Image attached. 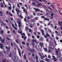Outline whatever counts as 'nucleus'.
<instances>
[{
  "mask_svg": "<svg viewBox=\"0 0 62 62\" xmlns=\"http://www.w3.org/2000/svg\"><path fill=\"white\" fill-rule=\"evenodd\" d=\"M8 9L9 10H11V6L9 7Z\"/></svg>",
  "mask_w": 62,
  "mask_h": 62,
  "instance_id": "nucleus-31",
  "label": "nucleus"
},
{
  "mask_svg": "<svg viewBox=\"0 0 62 62\" xmlns=\"http://www.w3.org/2000/svg\"><path fill=\"white\" fill-rule=\"evenodd\" d=\"M15 41H16V43H17L18 44L19 43V42H18V41H17V40H16Z\"/></svg>",
  "mask_w": 62,
  "mask_h": 62,
  "instance_id": "nucleus-50",
  "label": "nucleus"
},
{
  "mask_svg": "<svg viewBox=\"0 0 62 62\" xmlns=\"http://www.w3.org/2000/svg\"><path fill=\"white\" fill-rule=\"evenodd\" d=\"M9 57H11V54H9Z\"/></svg>",
  "mask_w": 62,
  "mask_h": 62,
  "instance_id": "nucleus-61",
  "label": "nucleus"
},
{
  "mask_svg": "<svg viewBox=\"0 0 62 62\" xmlns=\"http://www.w3.org/2000/svg\"><path fill=\"white\" fill-rule=\"evenodd\" d=\"M58 23L59 24V25H60L61 26H62V24H60V23Z\"/></svg>",
  "mask_w": 62,
  "mask_h": 62,
  "instance_id": "nucleus-57",
  "label": "nucleus"
},
{
  "mask_svg": "<svg viewBox=\"0 0 62 62\" xmlns=\"http://www.w3.org/2000/svg\"><path fill=\"white\" fill-rule=\"evenodd\" d=\"M41 32H42V33H44V31L43 30H41Z\"/></svg>",
  "mask_w": 62,
  "mask_h": 62,
  "instance_id": "nucleus-46",
  "label": "nucleus"
},
{
  "mask_svg": "<svg viewBox=\"0 0 62 62\" xmlns=\"http://www.w3.org/2000/svg\"><path fill=\"white\" fill-rule=\"evenodd\" d=\"M39 51H41V52L42 51V50H41V49L40 48H39Z\"/></svg>",
  "mask_w": 62,
  "mask_h": 62,
  "instance_id": "nucleus-62",
  "label": "nucleus"
},
{
  "mask_svg": "<svg viewBox=\"0 0 62 62\" xmlns=\"http://www.w3.org/2000/svg\"><path fill=\"white\" fill-rule=\"evenodd\" d=\"M37 39H39V35L37 36Z\"/></svg>",
  "mask_w": 62,
  "mask_h": 62,
  "instance_id": "nucleus-54",
  "label": "nucleus"
},
{
  "mask_svg": "<svg viewBox=\"0 0 62 62\" xmlns=\"http://www.w3.org/2000/svg\"><path fill=\"white\" fill-rule=\"evenodd\" d=\"M38 54H39V55L40 56H41V54H40V53L39 52L38 53Z\"/></svg>",
  "mask_w": 62,
  "mask_h": 62,
  "instance_id": "nucleus-45",
  "label": "nucleus"
},
{
  "mask_svg": "<svg viewBox=\"0 0 62 62\" xmlns=\"http://www.w3.org/2000/svg\"><path fill=\"white\" fill-rule=\"evenodd\" d=\"M26 25H28V24H29V22H26Z\"/></svg>",
  "mask_w": 62,
  "mask_h": 62,
  "instance_id": "nucleus-43",
  "label": "nucleus"
},
{
  "mask_svg": "<svg viewBox=\"0 0 62 62\" xmlns=\"http://www.w3.org/2000/svg\"><path fill=\"white\" fill-rule=\"evenodd\" d=\"M38 57H39L38 56H36V60H38Z\"/></svg>",
  "mask_w": 62,
  "mask_h": 62,
  "instance_id": "nucleus-23",
  "label": "nucleus"
},
{
  "mask_svg": "<svg viewBox=\"0 0 62 62\" xmlns=\"http://www.w3.org/2000/svg\"><path fill=\"white\" fill-rule=\"evenodd\" d=\"M48 58H51V56H50V55H48Z\"/></svg>",
  "mask_w": 62,
  "mask_h": 62,
  "instance_id": "nucleus-64",
  "label": "nucleus"
},
{
  "mask_svg": "<svg viewBox=\"0 0 62 62\" xmlns=\"http://www.w3.org/2000/svg\"><path fill=\"white\" fill-rule=\"evenodd\" d=\"M17 6L19 8H20V6H19V4H17Z\"/></svg>",
  "mask_w": 62,
  "mask_h": 62,
  "instance_id": "nucleus-37",
  "label": "nucleus"
},
{
  "mask_svg": "<svg viewBox=\"0 0 62 62\" xmlns=\"http://www.w3.org/2000/svg\"><path fill=\"white\" fill-rule=\"evenodd\" d=\"M46 36H48L49 37H50V35L48 34L47 33H46Z\"/></svg>",
  "mask_w": 62,
  "mask_h": 62,
  "instance_id": "nucleus-24",
  "label": "nucleus"
},
{
  "mask_svg": "<svg viewBox=\"0 0 62 62\" xmlns=\"http://www.w3.org/2000/svg\"><path fill=\"white\" fill-rule=\"evenodd\" d=\"M7 36L8 37H11V36L10 35H7Z\"/></svg>",
  "mask_w": 62,
  "mask_h": 62,
  "instance_id": "nucleus-60",
  "label": "nucleus"
},
{
  "mask_svg": "<svg viewBox=\"0 0 62 62\" xmlns=\"http://www.w3.org/2000/svg\"><path fill=\"white\" fill-rule=\"evenodd\" d=\"M3 30L1 31L0 32V34H3Z\"/></svg>",
  "mask_w": 62,
  "mask_h": 62,
  "instance_id": "nucleus-41",
  "label": "nucleus"
},
{
  "mask_svg": "<svg viewBox=\"0 0 62 62\" xmlns=\"http://www.w3.org/2000/svg\"><path fill=\"white\" fill-rule=\"evenodd\" d=\"M61 56V53H59L58 55H57V59L58 60H59L60 59V57Z\"/></svg>",
  "mask_w": 62,
  "mask_h": 62,
  "instance_id": "nucleus-2",
  "label": "nucleus"
},
{
  "mask_svg": "<svg viewBox=\"0 0 62 62\" xmlns=\"http://www.w3.org/2000/svg\"><path fill=\"white\" fill-rule=\"evenodd\" d=\"M0 46H0V48L1 49H4V48L3 47L4 46L1 43H0Z\"/></svg>",
  "mask_w": 62,
  "mask_h": 62,
  "instance_id": "nucleus-5",
  "label": "nucleus"
},
{
  "mask_svg": "<svg viewBox=\"0 0 62 62\" xmlns=\"http://www.w3.org/2000/svg\"><path fill=\"white\" fill-rule=\"evenodd\" d=\"M19 53L20 56H21V52H19Z\"/></svg>",
  "mask_w": 62,
  "mask_h": 62,
  "instance_id": "nucleus-42",
  "label": "nucleus"
},
{
  "mask_svg": "<svg viewBox=\"0 0 62 62\" xmlns=\"http://www.w3.org/2000/svg\"><path fill=\"white\" fill-rule=\"evenodd\" d=\"M27 47L28 48V51H31V49L30 48H29V46H28Z\"/></svg>",
  "mask_w": 62,
  "mask_h": 62,
  "instance_id": "nucleus-18",
  "label": "nucleus"
},
{
  "mask_svg": "<svg viewBox=\"0 0 62 62\" xmlns=\"http://www.w3.org/2000/svg\"><path fill=\"white\" fill-rule=\"evenodd\" d=\"M36 6L38 7H39V6H41L43 7H44L45 8H47V7H46L45 6H43V5H41L40 3H39L38 5H37Z\"/></svg>",
  "mask_w": 62,
  "mask_h": 62,
  "instance_id": "nucleus-3",
  "label": "nucleus"
},
{
  "mask_svg": "<svg viewBox=\"0 0 62 62\" xmlns=\"http://www.w3.org/2000/svg\"><path fill=\"white\" fill-rule=\"evenodd\" d=\"M50 6H51L52 8H54V9H55L54 8V6L53 5H51Z\"/></svg>",
  "mask_w": 62,
  "mask_h": 62,
  "instance_id": "nucleus-36",
  "label": "nucleus"
},
{
  "mask_svg": "<svg viewBox=\"0 0 62 62\" xmlns=\"http://www.w3.org/2000/svg\"><path fill=\"white\" fill-rule=\"evenodd\" d=\"M55 51L56 53V54H58V52H59V51L58 50H57V49H55Z\"/></svg>",
  "mask_w": 62,
  "mask_h": 62,
  "instance_id": "nucleus-11",
  "label": "nucleus"
},
{
  "mask_svg": "<svg viewBox=\"0 0 62 62\" xmlns=\"http://www.w3.org/2000/svg\"><path fill=\"white\" fill-rule=\"evenodd\" d=\"M14 28L15 29V30H17V28L16 27H14Z\"/></svg>",
  "mask_w": 62,
  "mask_h": 62,
  "instance_id": "nucleus-52",
  "label": "nucleus"
},
{
  "mask_svg": "<svg viewBox=\"0 0 62 62\" xmlns=\"http://www.w3.org/2000/svg\"><path fill=\"white\" fill-rule=\"evenodd\" d=\"M49 49H54V46L53 45H50L48 47Z\"/></svg>",
  "mask_w": 62,
  "mask_h": 62,
  "instance_id": "nucleus-4",
  "label": "nucleus"
},
{
  "mask_svg": "<svg viewBox=\"0 0 62 62\" xmlns=\"http://www.w3.org/2000/svg\"><path fill=\"white\" fill-rule=\"evenodd\" d=\"M45 9L46 10V11H48V12H49V11H50L49 10L46 8H45Z\"/></svg>",
  "mask_w": 62,
  "mask_h": 62,
  "instance_id": "nucleus-38",
  "label": "nucleus"
},
{
  "mask_svg": "<svg viewBox=\"0 0 62 62\" xmlns=\"http://www.w3.org/2000/svg\"><path fill=\"white\" fill-rule=\"evenodd\" d=\"M29 28H27V27H26L25 29V30L26 31H28V30H29Z\"/></svg>",
  "mask_w": 62,
  "mask_h": 62,
  "instance_id": "nucleus-26",
  "label": "nucleus"
},
{
  "mask_svg": "<svg viewBox=\"0 0 62 62\" xmlns=\"http://www.w3.org/2000/svg\"><path fill=\"white\" fill-rule=\"evenodd\" d=\"M26 39H27V37L26 36H25L24 38V40H25Z\"/></svg>",
  "mask_w": 62,
  "mask_h": 62,
  "instance_id": "nucleus-32",
  "label": "nucleus"
},
{
  "mask_svg": "<svg viewBox=\"0 0 62 62\" xmlns=\"http://www.w3.org/2000/svg\"><path fill=\"white\" fill-rule=\"evenodd\" d=\"M48 31L49 32H52V31H51V30L50 29H48Z\"/></svg>",
  "mask_w": 62,
  "mask_h": 62,
  "instance_id": "nucleus-48",
  "label": "nucleus"
},
{
  "mask_svg": "<svg viewBox=\"0 0 62 62\" xmlns=\"http://www.w3.org/2000/svg\"><path fill=\"white\" fill-rule=\"evenodd\" d=\"M44 39V38H43V37H40L39 38V40H43Z\"/></svg>",
  "mask_w": 62,
  "mask_h": 62,
  "instance_id": "nucleus-14",
  "label": "nucleus"
},
{
  "mask_svg": "<svg viewBox=\"0 0 62 62\" xmlns=\"http://www.w3.org/2000/svg\"><path fill=\"white\" fill-rule=\"evenodd\" d=\"M56 39H57V40H58V37H56Z\"/></svg>",
  "mask_w": 62,
  "mask_h": 62,
  "instance_id": "nucleus-51",
  "label": "nucleus"
},
{
  "mask_svg": "<svg viewBox=\"0 0 62 62\" xmlns=\"http://www.w3.org/2000/svg\"><path fill=\"white\" fill-rule=\"evenodd\" d=\"M18 33L19 34H21V33H22V31H18Z\"/></svg>",
  "mask_w": 62,
  "mask_h": 62,
  "instance_id": "nucleus-28",
  "label": "nucleus"
},
{
  "mask_svg": "<svg viewBox=\"0 0 62 62\" xmlns=\"http://www.w3.org/2000/svg\"><path fill=\"white\" fill-rule=\"evenodd\" d=\"M0 14H0V16H3V14H2L3 13L2 12V11H0Z\"/></svg>",
  "mask_w": 62,
  "mask_h": 62,
  "instance_id": "nucleus-16",
  "label": "nucleus"
},
{
  "mask_svg": "<svg viewBox=\"0 0 62 62\" xmlns=\"http://www.w3.org/2000/svg\"><path fill=\"white\" fill-rule=\"evenodd\" d=\"M40 10V9H36L35 10V11H39Z\"/></svg>",
  "mask_w": 62,
  "mask_h": 62,
  "instance_id": "nucleus-34",
  "label": "nucleus"
},
{
  "mask_svg": "<svg viewBox=\"0 0 62 62\" xmlns=\"http://www.w3.org/2000/svg\"><path fill=\"white\" fill-rule=\"evenodd\" d=\"M40 58L42 60H43V59L44 58H45V57L43 56H42V55H41V56H40Z\"/></svg>",
  "mask_w": 62,
  "mask_h": 62,
  "instance_id": "nucleus-15",
  "label": "nucleus"
},
{
  "mask_svg": "<svg viewBox=\"0 0 62 62\" xmlns=\"http://www.w3.org/2000/svg\"><path fill=\"white\" fill-rule=\"evenodd\" d=\"M42 35L43 36H44L45 35V33L44 32L42 33Z\"/></svg>",
  "mask_w": 62,
  "mask_h": 62,
  "instance_id": "nucleus-49",
  "label": "nucleus"
},
{
  "mask_svg": "<svg viewBox=\"0 0 62 62\" xmlns=\"http://www.w3.org/2000/svg\"><path fill=\"white\" fill-rule=\"evenodd\" d=\"M19 58L17 56H13L12 57V59L13 61H15V62H17L19 60Z\"/></svg>",
  "mask_w": 62,
  "mask_h": 62,
  "instance_id": "nucleus-1",
  "label": "nucleus"
},
{
  "mask_svg": "<svg viewBox=\"0 0 62 62\" xmlns=\"http://www.w3.org/2000/svg\"><path fill=\"white\" fill-rule=\"evenodd\" d=\"M5 21L7 23H8V20H5Z\"/></svg>",
  "mask_w": 62,
  "mask_h": 62,
  "instance_id": "nucleus-59",
  "label": "nucleus"
},
{
  "mask_svg": "<svg viewBox=\"0 0 62 62\" xmlns=\"http://www.w3.org/2000/svg\"><path fill=\"white\" fill-rule=\"evenodd\" d=\"M14 44L16 46V47H18V46H17L15 44V43H14Z\"/></svg>",
  "mask_w": 62,
  "mask_h": 62,
  "instance_id": "nucleus-56",
  "label": "nucleus"
},
{
  "mask_svg": "<svg viewBox=\"0 0 62 62\" xmlns=\"http://www.w3.org/2000/svg\"><path fill=\"white\" fill-rule=\"evenodd\" d=\"M54 16V13L52 14L51 15V16Z\"/></svg>",
  "mask_w": 62,
  "mask_h": 62,
  "instance_id": "nucleus-63",
  "label": "nucleus"
},
{
  "mask_svg": "<svg viewBox=\"0 0 62 62\" xmlns=\"http://www.w3.org/2000/svg\"><path fill=\"white\" fill-rule=\"evenodd\" d=\"M32 51H31V52H32V53H34V52H35V49H32Z\"/></svg>",
  "mask_w": 62,
  "mask_h": 62,
  "instance_id": "nucleus-27",
  "label": "nucleus"
},
{
  "mask_svg": "<svg viewBox=\"0 0 62 62\" xmlns=\"http://www.w3.org/2000/svg\"><path fill=\"white\" fill-rule=\"evenodd\" d=\"M22 43L23 44H24L25 45V42H24L23 41L22 42Z\"/></svg>",
  "mask_w": 62,
  "mask_h": 62,
  "instance_id": "nucleus-35",
  "label": "nucleus"
},
{
  "mask_svg": "<svg viewBox=\"0 0 62 62\" xmlns=\"http://www.w3.org/2000/svg\"><path fill=\"white\" fill-rule=\"evenodd\" d=\"M1 24H2L3 25H6L5 23H4L3 21H1Z\"/></svg>",
  "mask_w": 62,
  "mask_h": 62,
  "instance_id": "nucleus-17",
  "label": "nucleus"
},
{
  "mask_svg": "<svg viewBox=\"0 0 62 62\" xmlns=\"http://www.w3.org/2000/svg\"><path fill=\"white\" fill-rule=\"evenodd\" d=\"M3 4H4V5H5V7H7V5H5V2H4V0H3Z\"/></svg>",
  "mask_w": 62,
  "mask_h": 62,
  "instance_id": "nucleus-33",
  "label": "nucleus"
},
{
  "mask_svg": "<svg viewBox=\"0 0 62 62\" xmlns=\"http://www.w3.org/2000/svg\"><path fill=\"white\" fill-rule=\"evenodd\" d=\"M52 57L54 58H52V60H54V61H56V59L55 58V56H53Z\"/></svg>",
  "mask_w": 62,
  "mask_h": 62,
  "instance_id": "nucleus-6",
  "label": "nucleus"
},
{
  "mask_svg": "<svg viewBox=\"0 0 62 62\" xmlns=\"http://www.w3.org/2000/svg\"><path fill=\"white\" fill-rule=\"evenodd\" d=\"M38 17H36L34 18L35 19V20H38Z\"/></svg>",
  "mask_w": 62,
  "mask_h": 62,
  "instance_id": "nucleus-40",
  "label": "nucleus"
},
{
  "mask_svg": "<svg viewBox=\"0 0 62 62\" xmlns=\"http://www.w3.org/2000/svg\"><path fill=\"white\" fill-rule=\"evenodd\" d=\"M27 33L28 35V36H30V35H31L30 34H29V33L28 32Z\"/></svg>",
  "mask_w": 62,
  "mask_h": 62,
  "instance_id": "nucleus-44",
  "label": "nucleus"
},
{
  "mask_svg": "<svg viewBox=\"0 0 62 62\" xmlns=\"http://www.w3.org/2000/svg\"><path fill=\"white\" fill-rule=\"evenodd\" d=\"M44 37L45 38H46V39H47V36H46V35H44Z\"/></svg>",
  "mask_w": 62,
  "mask_h": 62,
  "instance_id": "nucleus-58",
  "label": "nucleus"
},
{
  "mask_svg": "<svg viewBox=\"0 0 62 62\" xmlns=\"http://www.w3.org/2000/svg\"><path fill=\"white\" fill-rule=\"evenodd\" d=\"M24 58L25 59H26V60L27 62H28V60L26 59V56H25V54H24Z\"/></svg>",
  "mask_w": 62,
  "mask_h": 62,
  "instance_id": "nucleus-13",
  "label": "nucleus"
},
{
  "mask_svg": "<svg viewBox=\"0 0 62 62\" xmlns=\"http://www.w3.org/2000/svg\"><path fill=\"white\" fill-rule=\"evenodd\" d=\"M12 26L13 27H15V26H14V25L13 24H12Z\"/></svg>",
  "mask_w": 62,
  "mask_h": 62,
  "instance_id": "nucleus-55",
  "label": "nucleus"
},
{
  "mask_svg": "<svg viewBox=\"0 0 62 62\" xmlns=\"http://www.w3.org/2000/svg\"><path fill=\"white\" fill-rule=\"evenodd\" d=\"M32 41L33 42H36V41H37V40H36L33 39L32 40Z\"/></svg>",
  "mask_w": 62,
  "mask_h": 62,
  "instance_id": "nucleus-39",
  "label": "nucleus"
},
{
  "mask_svg": "<svg viewBox=\"0 0 62 62\" xmlns=\"http://www.w3.org/2000/svg\"><path fill=\"white\" fill-rule=\"evenodd\" d=\"M6 49H7V50L8 51V52H9L10 51V48L9 47H8L7 46L6 47Z\"/></svg>",
  "mask_w": 62,
  "mask_h": 62,
  "instance_id": "nucleus-7",
  "label": "nucleus"
},
{
  "mask_svg": "<svg viewBox=\"0 0 62 62\" xmlns=\"http://www.w3.org/2000/svg\"><path fill=\"white\" fill-rule=\"evenodd\" d=\"M17 13L18 15V17H21V19H23V16H22V15H20V16H19V13H18V12H17Z\"/></svg>",
  "mask_w": 62,
  "mask_h": 62,
  "instance_id": "nucleus-10",
  "label": "nucleus"
},
{
  "mask_svg": "<svg viewBox=\"0 0 62 62\" xmlns=\"http://www.w3.org/2000/svg\"><path fill=\"white\" fill-rule=\"evenodd\" d=\"M21 19H18L17 20V23H21Z\"/></svg>",
  "mask_w": 62,
  "mask_h": 62,
  "instance_id": "nucleus-8",
  "label": "nucleus"
},
{
  "mask_svg": "<svg viewBox=\"0 0 62 62\" xmlns=\"http://www.w3.org/2000/svg\"><path fill=\"white\" fill-rule=\"evenodd\" d=\"M16 11L18 12H20V10L19 9H16Z\"/></svg>",
  "mask_w": 62,
  "mask_h": 62,
  "instance_id": "nucleus-30",
  "label": "nucleus"
},
{
  "mask_svg": "<svg viewBox=\"0 0 62 62\" xmlns=\"http://www.w3.org/2000/svg\"><path fill=\"white\" fill-rule=\"evenodd\" d=\"M8 19L9 23L10 24H12V22H11V21H10V18H9Z\"/></svg>",
  "mask_w": 62,
  "mask_h": 62,
  "instance_id": "nucleus-9",
  "label": "nucleus"
},
{
  "mask_svg": "<svg viewBox=\"0 0 62 62\" xmlns=\"http://www.w3.org/2000/svg\"><path fill=\"white\" fill-rule=\"evenodd\" d=\"M31 24L32 25H33L34 24V22L33 21H31Z\"/></svg>",
  "mask_w": 62,
  "mask_h": 62,
  "instance_id": "nucleus-25",
  "label": "nucleus"
},
{
  "mask_svg": "<svg viewBox=\"0 0 62 62\" xmlns=\"http://www.w3.org/2000/svg\"><path fill=\"white\" fill-rule=\"evenodd\" d=\"M18 26H19V28H20V27H21V23H18Z\"/></svg>",
  "mask_w": 62,
  "mask_h": 62,
  "instance_id": "nucleus-22",
  "label": "nucleus"
},
{
  "mask_svg": "<svg viewBox=\"0 0 62 62\" xmlns=\"http://www.w3.org/2000/svg\"><path fill=\"white\" fill-rule=\"evenodd\" d=\"M44 50L46 52H47V49L46 48H44Z\"/></svg>",
  "mask_w": 62,
  "mask_h": 62,
  "instance_id": "nucleus-21",
  "label": "nucleus"
},
{
  "mask_svg": "<svg viewBox=\"0 0 62 62\" xmlns=\"http://www.w3.org/2000/svg\"><path fill=\"white\" fill-rule=\"evenodd\" d=\"M44 20H47L48 21H49L50 20V19H49V18L47 19V18H44Z\"/></svg>",
  "mask_w": 62,
  "mask_h": 62,
  "instance_id": "nucleus-20",
  "label": "nucleus"
},
{
  "mask_svg": "<svg viewBox=\"0 0 62 62\" xmlns=\"http://www.w3.org/2000/svg\"><path fill=\"white\" fill-rule=\"evenodd\" d=\"M2 62H7V61H6V60L5 59H4L3 61Z\"/></svg>",
  "mask_w": 62,
  "mask_h": 62,
  "instance_id": "nucleus-29",
  "label": "nucleus"
},
{
  "mask_svg": "<svg viewBox=\"0 0 62 62\" xmlns=\"http://www.w3.org/2000/svg\"><path fill=\"white\" fill-rule=\"evenodd\" d=\"M39 45H40V46H41V48H42V46H43V43L42 42H40Z\"/></svg>",
  "mask_w": 62,
  "mask_h": 62,
  "instance_id": "nucleus-12",
  "label": "nucleus"
},
{
  "mask_svg": "<svg viewBox=\"0 0 62 62\" xmlns=\"http://www.w3.org/2000/svg\"><path fill=\"white\" fill-rule=\"evenodd\" d=\"M11 46H13V43H11Z\"/></svg>",
  "mask_w": 62,
  "mask_h": 62,
  "instance_id": "nucleus-53",
  "label": "nucleus"
},
{
  "mask_svg": "<svg viewBox=\"0 0 62 62\" xmlns=\"http://www.w3.org/2000/svg\"><path fill=\"white\" fill-rule=\"evenodd\" d=\"M13 32L14 34H15V30H13Z\"/></svg>",
  "mask_w": 62,
  "mask_h": 62,
  "instance_id": "nucleus-47",
  "label": "nucleus"
},
{
  "mask_svg": "<svg viewBox=\"0 0 62 62\" xmlns=\"http://www.w3.org/2000/svg\"><path fill=\"white\" fill-rule=\"evenodd\" d=\"M47 7L49 8V9L50 10H53V9H52L51 7H48V6H47Z\"/></svg>",
  "mask_w": 62,
  "mask_h": 62,
  "instance_id": "nucleus-19",
  "label": "nucleus"
}]
</instances>
